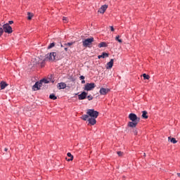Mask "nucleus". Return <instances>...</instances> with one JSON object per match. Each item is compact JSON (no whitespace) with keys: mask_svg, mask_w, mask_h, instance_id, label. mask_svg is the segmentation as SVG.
I'll list each match as a JSON object with an SVG mask.
<instances>
[{"mask_svg":"<svg viewBox=\"0 0 180 180\" xmlns=\"http://www.w3.org/2000/svg\"><path fill=\"white\" fill-rule=\"evenodd\" d=\"M133 133L135 134V136H137V129H133Z\"/></svg>","mask_w":180,"mask_h":180,"instance_id":"33","label":"nucleus"},{"mask_svg":"<svg viewBox=\"0 0 180 180\" xmlns=\"http://www.w3.org/2000/svg\"><path fill=\"white\" fill-rule=\"evenodd\" d=\"M2 34H4V29L0 27V37H1V36H2Z\"/></svg>","mask_w":180,"mask_h":180,"instance_id":"32","label":"nucleus"},{"mask_svg":"<svg viewBox=\"0 0 180 180\" xmlns=\"http://www.w3.org/2000/svg\"><path fill=\"white\" fill-rule=\"evenodd\" d=\"M67 155L70 158V160H74V156L71 154V153H68Z\"/></svg>","mask_w":180,"mask_h":180,"instance_id":"26","label":"nucleus"},{"mask_svg":"<svg viewBox=\"0 0 180 180\" xmlns=\"http://www.w3.org/2000/svg\"><path fill=\"white\" fill-rule=\"evenodd\" d=\"M41 82H43V84H49L50 82L46 79H41Z\"/></svg>","mask_w":180,"mask_h":180,"instance_id":"28","label":"nucleus"},{"mask_svg":"<svg viewBox=\"0 0 180 180\" xmlns=\"http://www.w3.org/2000/svg\"><path fill=\"white\" fill-rule=\"evenodd\" d=\"M89 117V115L86 114V115H82L81 118L82 119V120H88Z\"/></svg>","mask_w":180,"mask_h":180,"instance_id":"20","label":"nucleus"},{"mask_svg":"<svg viewBox=\"0 0 180 180\" xmlns=\"http://www.w3.org/2000/svg\"><path fill=\"white\" fill-rule=\"evenodd\" d=\"M87 99H88V101H92V99H94V97L92 96L89 95L87 96Z\"/></svg>","mask_w":180,"mask_h":180,"instance_id":"31","label":"nucleus"},{"mask_svg":"<svg viewBox=\"0 0 180 180\" xmlns=\"http://www.w3.org/2000/svg\"><path fill=\"white\" fill-rule=\"evenodd\" d=\"M66 160H67V161H68V162L72 161V160H71V158H69V159H68V158H66Z\"/></svg>","mask_w":180,"mask_h":180,"instance_id":"38","label":"nucleus"},{"mask_svg":"<svg viewBox=\"0 0 180 180\" xmlns=\"http://www.w3.org/2000/svg\"><path fill=\"white\" fill-rule=\"evenodd\" d=\"M110 29H111V32H115V28H113V26H111Z\"/></svg>","mask_w":180,"mask_h":180,"instance_id":"35","label":"nucleus"},{"mask_svg":"<svg viewBox=\"0 0 180 180\" xmlns=\"http://www.w3.org/2000/svg\"><path fill=\"white\" fill-rule=\"evenodd\" d=\"M79 79L84 80V79H85V77L84 76H80Z\"/></svg>","mask_w":180,"mask_h":180,"instance_id":"34","label":"nucleus"},{"mask_svg":"<svg viewBox=\"0 0 180 180\" xmlns=\"http://www.w3.org/2000/svg\"><path fill=\"white\" fill-rule=\"evenodd\" d=\"M63 20L64 23H67L68 22V18H67V17H63Z\"/></svg>","mask_w":180,"mask_h":180,"instance_id":"29","label":"nucleus"},{"mask_svg":"<svg viewBox=\"0 0 180 180\" xmlns=\"http://www.w3.org/2000/svg\"><path fill=\"white\" fill-rule=\"evenodd\" d=\"M110 91V90L109 89L101 88V89H100L99 93H100V94H101V95H107V94H109Z\"/></svg>","mask_w":180,"mask_h":180,"instance_id":"8","label":"nucleus"},{"mask_svg":"<svg viewBox=\"0 0 180 180\" xmlns=\"http://www.w3.org/2000/svg\"><path fill=\"white\" fill-rule=\"evenodd\" d=\"M98 47L101 49V47H108V44H106V42H101L98 44Z\"/></svg>","mask_w":180,"mask_h":180,"instance_id":"18","label":"nucleus"},{"mask_svg":"<svg viewBox=\"0 0 180 180\" xmlns=\"http://www.w3.org/2000/svg\"><path fill=\"white\" fill-rule=\"evenodd\" d=\"M96 86L95 83H87L85 84L84 90L87 91H92Z\"/></svg>","mask_w":180,"mask_h":180,"instance_id":"6","label":"nucleus"},{"mask_svg":"<svg viewBox=\"0 0 180 180\" xmlns=\"http://www.w3.org/2000/svg\"><path fill=\"white\" fill-rule=\"evenodd\" d=\"M86 115L91 118L96 119L99 116V112L96 111L94 109L87 110Z\"/></svg>","mask_w":180,"mask_h":180,"instance_id":"3","label":"nucleus"},{"mask_svg":"<svg viewBox=\"0 0 180 180\" xmlns=\"http://www.w3.org/2000/svg\"><path fill=\"white\" fill-rule=\"evenodd\" d=\"M49 98L53 99V101H56V99H57V96H56V95H54V94H51L49 96Z\"/></svg>","mask_w":180,"mask_h":180,"instance_id":"19","label":"nucleus"},{"mask_svg":"<svg viewBox=\"0 0 180 180\" xmlns=\"http://www.w3.org/2000/svg\"><path fill=\"white\" fill-rule=\"evenodd\" d=\"M0 86H1V89H5V88H6V86H8V84H6V82H1L0 83Z\"/></svg>","mask_w":180,"mask_h":180,"instance_id":"16","label":"nucleus"},{"mask_svg":"<svg viewBox=\"0 0 180 180\" xmlns=\"http://www.w3.org/2000/svg\"><path fill=\"white\" fill-rule=\"evenodd\" d=\"M88 122L89 124L94 126V124H96V118H89Z\"/></svg>","mask_w":180,"mask_h":180,"instance_id":"10","label":"nucleus"},{"mask_svg":"<svg viewBox=\"0 0 180 180\" xmlns=\"http://www.w3.org/2000/svg\"><path fill=\"white\" fill-rule=\"evenodd\" d=\"M32 89L34 90V91H39V89H40V87H39V82H36L35 83V85H34L33 86H32Z\"/></svg>","mask_w":180,"mask_h":180,"instance_id":"17","label":"nucleus"},{"mask_svg":"<svg viewBox=\"0 0 180 180\" xmlns=\"http://www.w3.org/2000/svg\"><path fill=\"white\" fill-rule=\"evenodd\" d=\"M72 44H74V43L68 42L67 44H64V46H65V47H71V46H72Z\"/></svg>","mask_w":180,"mask_h":180,"instance_id":"23","label":"nucleus"},{"mask_svg":"<svg viewBox=\"0 0 180 180\" xmlns=\"http://www.w3.org/2000/svg\"><path fill=\"white\" fill-rule=\"evenodd\" d=\"M129 119L131 121L128 122L129 127H136L140 122V117H137L134 113H130L129 115Z\"/></svg>","mask_w":180,"mask_h":180,"instance_id":"1","label":"nucleus"},{"mask_svg":"<svg viewBox=\"0 0 180 180\" xmlns=\"http://www.w3.org/2000/svg\"><path fill=\"white\" fill-rule=\"evenodd\" d=\"M64 50L66 51H68V46H65Z\"/></svg>","mask_w":180,"mask_h":180,"instance_id":"37","label":"nucleus"},{"mask_svg":"<svg viewBox=\"0 0 180 180\" xmlns=\"http://www.w3.org/2000/svg\"><path fill=\"white\" fill-rule=\"evenodd\" d=\"M117 155H119V157H122L123 155V152L122 151H117Z\"/></svg>","mask_w":180,"mask_h":180,"instance_id":"30","label":"nucleus"},{"mask_svg":"<svg viewBox=\"0 0 180 180\" xmlns=\"http://www.w3.org/2000/svg\"><path fill=\"white\" fill-rule=\"evenodd\" d=\"M106 57H109V54L105 52H103L101 55L98 56V58H105Z\"/></svg>","mask_w":180,"mask_h":180,"instance_id":"14","label":"nucleus"},{"mask_svg":"<svg viewBox=\"0 0 180 180\" xmlns=\"http://www.w3.org/2000/svg\"><path fill=\"white\" fill-rule=\"evenodd\" d=\"M106 9H108V5L105 4L98 9V12L99 13H105V12H106Z\"/></svg>","mask_w":180,"mask_h":180,"instance_id":"9","label":"nucleus"},{"mask_svg":"<svg viewBox=\"0 0 180 180\" xmlns=\"http://www.w3.org/2000/svg\"><path fill=\"white\" fill-rule=\"evenodd\" d=\"M45 60L46 61H58V57H57L56 52H51L46 55Z\"/></svg>","mask_w":180,"mask_h":180,"instance_id":"2","label":"nucleus"},{"mask_svg":"<svg viewBox=\"0 0 180 180\" xmlns=\"http://www.w3.org/2000/svg\"><path fill=\"white\" fill-rule=\"evenodd\" d=\"M58 89H65L67 88V84L64 82H60L58 84Z\"/></svg>","mask_w":180,"mask_h":180,"instance_id":"11","label":"nucleus"},{"mask_svg":"<svg viewBox=\"0 0 180 180\" xmlns=\"http://www.w3.org/2000/svg\"><path fill=\"white\" fill-rule=\"evenodd\" d=\"M38 82V86L40 88H41V86H43V82H41V80L40 82Z\"/></svg>","mask_w":180,"mask_h":180,"instance_id":"27","label":"nucleus"},{"mask_svg":"<svg viewBox=\"0 0 180 180\" xmlns=\"http://www.w3.org/2000/svg\"><path fill=\"white\" fill-rule=\"evenodd\" d=\"M142 118L143 119H148V112H147V111H146V110L142 111Z\"/></svg>","mask_w":180,"mask_h":180,"instance_id":"15","label":"nucleus"},{"mask_svg":"<svg viewBox=\"0 0 180 180\" xmlns=\"http://www.w3.org/2000/svg\"><path fill=\"white\" fill-rule=\"evenodd\" d=\"M3 30L5 32V33H8V34H11V33L13 32L12 27H11V25H9L8 23L3 25Z\"/></svg>","mask_w":180,"mask_h":180,"instance_id":"5","label":"nucleus"},{"mask_svg":"<svg viewBox=\"0 0 180 180\" xmlns=\"http://www.w3.org/2000/svg\"><path fill=\"white\" fill-rule=\"evenodd\" d=\"M88 96V93L83 91L80 94L78 95V99L79 101H82L84 99H86V96Z\"/></svg>","mask_w":180,"mask_h":180,"instance_id":"7","label":"nucleus"},{"mask_svg":"<svg viewBox=\"0 0 180 180\" xmlns=\"http://www.w3.org/2000/svg\"><path fill=\"white\" fill-rule=\"evenodd\" d=\"M143 77L144 79H150V75H148L146 73L143 74Z\"/></svg>","mask_w":180,"mask_h":180,"instance_id":"24","label":"nucleus"},{"mask_svg":"<svg viewBox=\"0 0 180 180\" xmlns=\"http://www.w3.org/2000/svg\"><path fill=\"white\" fill-rule=\"evenodd\" d=\"M61 47H65V45H61Z\"/></svg>","mask_w":180,"mask_h":180,"instance_id":"41","label":"nucleus"},{"mask_svg":"<svg viewBox=\"0 0 180 180\" xmlns=\"http://www.w3.org/2000/svg\"><path fill=\"white\" fill-rule=\"evenodd\" d=\"M32 18H33V13H27V19L28 20H32Z\"/></svg>","mask_w":180,"mask_h":180,"instance_id":"21","label":"nucleus"},{"mask_svg":"<svg viewBox=\"0 0 180 180\" xmlns=\"http://www.w3.org/2000/svg\"><path fill=\"white\" fill-rule=\"evenodd\" d=\"M113 59H110V62L107 63L106 68L107 70H110L113 67Z\"/></svg>","mask_w":180,"mask_h":180,"instance_id":"12","label":"nucleus"},{"mask_svg":"<svg viewBox=\"0 0 180 180\" xmlns=\"http://www.w3.org/2000/svg\"><path fill=\"white\" fill-rule=\"evenodd\" d=\"M55 46H56V44L53 42L49 44V46H48V49H53V47H54Z\"/></svg>","mask_w":180,"mask_h":180,"instance_id":"25","label":"nucleus"},{"mask_svg":"<svg viewBox=\"0 0 180 180\" xmlns=\"http://www.w3.org/2000/svg\"><path fill=\"white\" fill-rule=\"evenodd\" d=\"M13 21H12V20L8 22V25H13Z\"/></svg>","mask_w":180,"mask_h":180,"instance_id":"36","label":"nucleus"},{"mask_svg":"<svg viewBox=\"0 0 180 180\" xmlns=\"http://www.w3.org/2000/svg\"><path fill=\"white\" fill-rule=\"evenodd\" d=\"M4 151H8V148H5Z\"/></svg>","mask_w":180,"mask_h":180,"instance_id":"40","label":"nucleus"},{"mask_svg":"<svg viewBox=\"0 0 180 180\" xmlns=\"http://www.w3.org/2000/svg\"><path fill=\"white\" fill-rule=\"evenodd\" d=\"M82 84H85V80H82Z\"/></svg>","mask_w":180,"mask_h":180,"instance_id":"39","label":"nucleus"},{"mask_svg":"<svg viewBox=\"0 0 180 180\" xmlns=\"http://www.w3.org/2000/svg\"><path fill=\"white\" fill-rule=\"evenodd\" d=\"M115 40L118 42V43H123V40H122L120 39V37L118 35L115 37Z\"/></svg>","mask_w":180,"mask_h":180,"instance_id":"22","label":"nucleus"},{"mask_svg":"<svg viewBox=\"0 0 180 180\" xmlns=\"http://www.w3.org/2000/svg\"><path fill=\"white\" fill-rule=\"evenodd\" d=\"M144 157H146V153H143Z\"/></svg>","mask_w":180,"mask_h":180,"instance_id":"42","label":"nucleus"},{"mask_svg":"<svg viewBox=\"0 0 180 180\" xmlns=\"http://www.w3.org/2000/svg\"><path fill=\"white\" fill-rule=\"evenodd\" d=\"M94 37L88 38L82 41L83 47H91L92 43H94Z\"/></svg>","mask_w":180,"mask_h":180,"instance_id":"4","label":"nucleus"},{"mask_svg":"<svg viewBox=\"0 0 180 180\" xmlns=\"http://www.w3.org/2000/svg\"><path fill=\"white\" fill-rule=\"evenodd\" d=\"M168 140L169 141H170V143H172L173 144H176V143H178V141H176L175 138H172L171 136L168 137Z\"/></svg>","mask_w":180,"mask_h":180,"instance_id":"13","label":"nucleus"}]
</instances>
